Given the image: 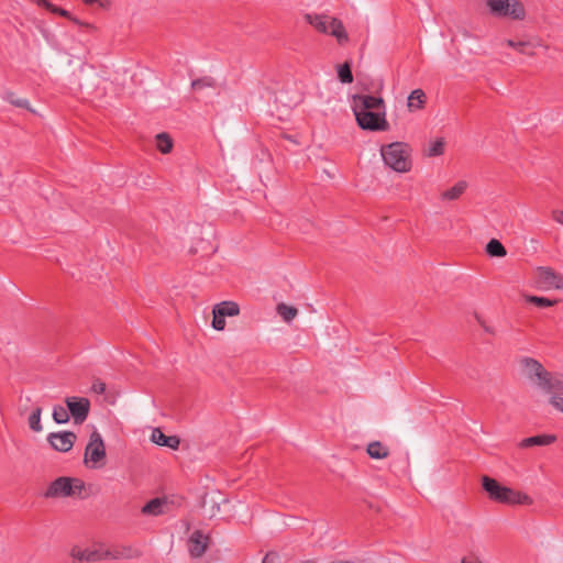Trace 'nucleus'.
Returning <instances> with one entry per match:
<instances>
[{"instance_id":"obj_24","label":"nucleus","mask_w":563,"mask_h":563,"mask_svg":"<svg viewBox=\"0 0 563 563\" xmlns=\"http://www.w3.org/2000/svg\"><path fill=\"white\" fill-rule=\"evenodd\" d=\"M222 317H234L240 313V307L234 301H222L213 307Z\"/></svg>"},{"instance_id":"obj_34","label":"nucleus","mask_w":563,"mask_h":563,"mask_svg":"<svg viewBox=\"0 0 563 563\" xmlns=\"http://www.w3.org/2000/svg\"><path fill=\"white\" fill-rule=\"evenodd\" d=\"M4 99L16 108L26 109L31 112H34V110L30 108V103L26 99L16 97V95L12 91H8L4 96Z\"/></svg>"},{"instance_id":"obj_37","label":"nucleus","mask_w":563,"mask_h":563,"mask_svg":"<svg viewBox=\"0 0 563 563\" xmlns=\"http://www.w3.org/2000/svg\"><path fill=\"white\" fill-rule=\"evenodd\" d=\"M213 319H212V327L213 329L218 331H222L225 328V318L222 317L219 312H217L214 309L212 310Z\"/></svg>"},{"instance_id":"obj_44","label":"nucleus","mask_w":563,"mask_h":563,"mask_svg":"<svg viewBox=\"0 0 563 563\" xmlns=\"http://www.w3.org/2000/svg\"><path fill=\"white\" fill-rule=\"evenodd\" d=\"M36 3L38 7H42V8L46 9L47 11H49L53 5V3L49 2L48 0H36Z\"/></svg>"},{"instance_id":"obj_6","label":"nucleus","mask_w":563,"mask_h":563,"mask_svg":"<svg viewBox=\"0 0 563 563\" xmlns=\"http://www.w3.org/2000/svg\"><path fill=\"white\" fill-rule=\"evenodd\" d=\"M106 460V445L101 434L93 430L85 449V464L92 463V467L103 466Z\"/></svg>"},{"instance_id":"obj_45","label":"nucleus","mask_w":563,"mask_h":563,"mask_svg":"<svg viewBox=\"0 0 563 563\" xmlns=\"http://www.w3.org/2000/svg\"><path fill=\"white\" fill-rule=\"evenodd\" d=\"M285 139H287L288 141L295 142V140H292V137L290 135H285Z\"/></svg>"},{"instance_id":"obj_25","label":"nucleus","mask_w":563,"mask_h":563,"mask_svg":"<svg viewBox=\"0 0 563 563\" xmlns=\"http://www.w3.org/2000/svg\"><path fill=\"white\" fill-rule=\"evenodd\" d=\"M466 187H467L466 181L460 180L452 188L444 190L441 194V198L443 200H456L464 194V191L466 190Z\"/></svg>"},{"instance_id":"obj_35","label":"nucleus","mask_w":563,"mask_h":563,"mask_svg":"<svg viewBox=\"0 0 563 563\" xmlns=\"http://www.w3.org/2000/svg\"><path fill=\"white\" fill-rule=\"evenodd\" d=\"M216 80L210 76H205L201 78L194 79L191 81V88L194 90H201L203 88H214L216 87Z\"/></svg>"},{"instance_id":"obj_40","label":"nucleus","mask_w":563,"mask_h":563,"mask_svg":"<svg viewBox=\"0 0 563 563\" xmlns=\"http://www.w3.org/2000/svg\"><path fill=\"white\" fill-rule=\"evenodd\" d=\"M550 404L558 410L563 412V398L558 396H552L550 398Z\"/></svg>"},{"instance_id":"obj_36","label":"nucleus","mask_w":563,"mask_h":563,"mask_svg":"<svg viewBox=\"0 0 563 563\" xmlns=\"http://www.w3.org/2000/svg\"><path fill=\"white\" fill-rule=\"evenodd\" d=\"M131 551L132 549L131 548H121V549H115V550H103L102 549V552L103 553H109L108 555V559H121V558H131Z\"/></svg>"},{"instance_id":"obj_23","label":"nucleus","mask_w":563,"mask_h":563,"mask_svg":"<svg viewBox=\"0 0 563 563\" xmlns=\"http://www.w3.org/2000/svg\"><path fill=\"white\" fill-rule=\"evenodd\" d=\"M366 452L369 457L375 460L386 459L389 455V450L380 441H373L368 443Z\"/></svg>"},{"instance_id":"obj_15","label":"nucleus","mask_w":563,"mask_h":563,"mask_svg":"<svg viewBox=\"0 0 563 563\" xmlns=\"http://www.w3.org/2000/svg\"><path fill=\"white\" fill-rule=\"evenodd\" d=\"M498 503L505 505H532L533 500L529 495L507 487V492L501 495Z\"/></svg>"},{"instance_id":"obj_32","label":"nucleus","mask_w":563,"mask_h":563,"mask_svg":"<svg viewBox=\"0 0 563 563\" xmlns=\"http://www.w3.org/2000/svg\"><path fill=\"white\" fill-rule=\"evenodd\" d=\"M444 148H445V141L443 137H440L430 144L428 150L424 151V155L428 157L440 156L444 153Z\"/></svg>"},{"instance_id":"obj_38","label":"nucleus","mask_w":563,"mask_h":563,"mask_svg":"<svg viewBox=\"0 0 563 563\" xmlns=\"http://www.w3.org/2000/svg\"><path fill=\"white\" fill-rule=\"evenodd\" d=\"M91 389L93 393L101 395L106 391V384L100 379H96L92 383Z\"/></svg>"},{"instance_id":"obj_14","label":"nucleus","mask_w":563,"mask_h":563,"mask_svg":"<svg viewBox=\"0 0 563 563\" xmlns=\"http://www.w3.org/2000/svg\"><path fill=\"white\" fill-rule=\"evenodd\" d=\"M70 555L78 561L98 562L108 559L109 553H103L102 548L80 550L75 547L71 549Z\"/></svg>"},{"instance_id":"obj_10","label":"nucleus","mask_w":563,"mask_h":563,"mask_svg":"<svg viewBox=\"0 0 563 563\" xmlns=\"http://www.w3.org/2000/svg\"><path fill=\"white\" fill-rule=\"evenodd\" d=\"M77 435L73 431L52 432L47 437L49 445L58 452H68L73 449Z\"/></svg>"},{"instance_id":"obj_20","label":"nucleus","mask_w":563,"mask_h":563,"mask_svg":"<svg viewBox=\"0 0 563 563\" xmlns=\"http://www.w3.org/2000/svg\"><path fill=\"white\" fill-rule=\"evenodd\" d=\"M556 441V437L552 434H538L533 437H529L523 439L520 442L521 448H532V446H544L552 444Z\"/></svg>"},{"instance_id":"obj_19","label":"nucleus","mask_w":563,"mask_h":563,"mask_svg":"<svg viewBox=\"0 0 563 563\" xmlns=\"http://www.w3.org/2000/svg\"><path fill=\"white\" fill-rule=\"evenodd\" d=\"M152 441L161 446H167L173 450H177L180 444V440L178 437L166 435L158 428L153 430Z\"/></svg>"},{"instance_id":"obj_16","label":"nucleus","mask_w":563,"mask_h":563,"mask_svg":"<svg viewBox=\"0 0 563 563\" xmlns=\"http://www.w3.org/2000/svg\"><path fill=\"white\" fill-rule=\"evenodd\" d=\"M539 387L549 394H563V374L549 372V376L542 383H539Z\"/></svg>"},{"instance_id":"obj_28","label":"nucleus","mask_w":563,"mask_h":563,"mask_svg":"<svg viewBox=\"0 0 563 563\" xmlns=\"http://www.w3.org/2000/svg\"><path fill=\"white\" fill-rule=\"evenodd\" d=\"M485 251L490 257H504L507 254L506 247L497 239H492L486 244Z\"/></svg>"},{"instance_id":"obj_11","label":"nucleus","mask_w":563,"mask_h":563,"mask_svg":"<svg viewBox=\"0 0 563 563\" xmlns=\"http://www.w3.org/2000/svg\"><path fill=\"white\" fill-rule=\"evenodd\" d=\"M521 364L528 377L531 380H533L538 386L539 383H542V380H544V378L549 376V372L543 367V365L532 357L522 358Z\"/></svg>"},{"instance_id":"obj_5","label":"nucleus","mask_w":563,"mask_h":563,"mask_svg":"<svg viewBox=\"0 0 563 563\" xmlns=\"http://www.w3.org/2000/svg\"><path fill=\"white\" fill-rule=\"evenodd\" d=\"M357 125L364 131H387L389 123L386 120V110H376L371 112H360L354 114Z\"/></svg>"},{"instance_id":"obj_3","label":"nucleus","mask_w":563,"mask_h":563,"mask_svg":"<svg viewBox=\"0 0 563 563\" xmlns=\"http://www.w3.org/2000/svg\"><path fill=\"white\" fill-rule=\"evenodd\" d=\"M85 483L77 477L60 476L54 479L44 493L45 498L80 496Z\"/></svg>"},{"instance_id":"obj_21","label":"nucleus","mask_w":563,"mask_h":563,"mask_svg":"<svg viewBox=\"0 0 563 563\" xmlns=\"http://www.w3.org/2000/svg\"><path fill=\"white\" fill-rule=\"evenodd\" d=\"M51 13H54V14H58L63 18H66L68 19L69 21H71L73 23L77 24L78 26L87 30V31H95L96 30V26L91 23H88V22H84L79 19H77L76 16H74L69 11L60 8V7H57L55 4L52 5L51 10H49Z\"/></svg>"},{"instance_id":"obj_27","label":"nucleus","mask_w":563,"mask_h":563,"mask_svg":"<svg viewBox=\"0 0 563 563\" xmlns=\"http://www.w3.org/2000/svg\"><path fill=\"white\" fill-rule=\"evenodd\" d=\"M156 147L163 154H168L172 152L174 142L170 135L166 132L158 133L156 135Z\"/></svg>"},{"instance_id":"obj_2","label":"nucleus","mask_w":563,"mask_h":563,"mask_svg":"<svg viewBox=\"0 0 563 563\" xmlns=\"http://www.w3.org/2000/svg\"><path fill=\"white\" fill-rule=\"evenodd\" d=\"M305 20L318 32L335 37L338 44L341 46L350 41L342 21L338 18L328 16L325 14H306Z\"/></svg>"},{"instance_id":"obj_30","label":"nucleus","mask_w":563,"mask_h":563,"mask_svg":"<svg viewBox=\"0 0 563 563\" xmlns=\"http://www.w3.org/2000/svg\"><path fill=\"white\" fill-rule=\"evenodd\" d=\"M53 420L58 424L67 423L70 420V415L67 406L55 405L52 413Z\"/></svg>"},{"instance_id":"obj_46","label":"nucleus","mask_w":563,"mask_h":563,"mask_svg":"<svg viewBox=\"0 0 563 563\" xmlns=\"http://www.w3.org/2000/svg\"><path fill=\"white\" fill-rule=\"evenodd\" d=\"M301 563H316L313 560H306V561H302Z\"/></svg>"},{"instance_id":"obj_7","label":"nucleus","mask_w":563,"mask_h":563,"mask_svg":"<svg viewBox=\"0 0 563 563\" xmlns=\"http://www.w3.org/2000/svg\"><path fill=\"white\" fill-rule=\"evenodd\" d=\"M65 404L75 424H82L90 412V400L86 397H66Z\"/></svg>"},{"instance_id":"obj_9","label":"nucleus","mask_w":563,"mask_h":563,"mask_svg":"<svg viewBox=\"0 0 563 563\" xmlns=\"http://www.w3.org/2000/svg\"><path fill=\"white\" fill-rule=\"evenodd\" d=\"M352 109L354 114L385 109V101L382 97L372 95H354L352 97Z\"/></svg>"},{"instance_id":"obj_43","label":"nucleus","mask_w":563,"mask_h":563,"mask_svg":"<svg viewBox=\"0 0 563 563\" xmlns=\"http://www.w3.org/2000/svg\"><path fill=\"white\" fill-rule=\"evenodd\" d=\"M85 4L91 5L93 3H98L100 7H106L108 4V0H82Z\"/></svg>"},{"instance_id":"obj_29","label":"nucleus","mask_w":563,"mask_h":563,"mask_svg":"<svg viewBox=\"0 0 563 563\" xmlns=\"http://www.w3.org/2000/svg\"><path fill=\"white\" fill-rule=\"evenodd\" d=\"M277 313L283 318L285 322H290L298 314V309L280 302L276 307Z\"/></svg>"},{"instance_id":"obj_12","label":"nucleus","mask_w":563,"mask_h":563,"mask_svg":"<svg viewBox=\"0 0 563 563\" xmlns=\"http://www.w3.org/2000/svg\"><path fill=\"white\" fill-rule=\"evenodd\" d=\"M210 538L205 536L200 530H196L189 538V552L192 558H200L208 549Z\"/></svg>"},{"instance_id":"obj_13","label":"nucleus","mask_w":563,"mask_h":563,"mask_svg":"<svg viewBox=\"0 0 563 563\" xmlns=\"http://www.w3.org/2000/svg\"><path fill=\"white\" fill-rule=\"evenodd\" d=\"M482 487L489 499L496 503H498L501 495L507 492V486L501 485L497 479L487 475L482 476Z\"/></svg>"},{"instance_id":"obj_31","label":"nucleus","mask_w":563,"mask_h":563,"mask_svg":"<svg viewBox=\"0 0 563 563\" xmlns=\"http://www.w3.org/2000/svg\"><path fill=\"white\" fill-rule=\"evenodd\" d=\"M525 300L529 303L537 306L538 308H549L558 303V300H552L547 297H539L533 295H526Z\"/></svg>"},{"instance_id":"obj_42","label":"nucleus","mask_w":563,"mask_h":563,"mask_svg":"<svg viewBox=\"0 0 563 563\" xmlns=\"http://www.w3.org/2000/svg\"><path fill=\"white\" fill-rule=\"evenodd\" d=\"M552 218L554 221H556L563 225V210H553Z\"/></svg>"},{"instance_id":"obj_4","label":"nucleus","mask_w":563,"mask_h":563,"mask_svg":"<svg viewBox=\"0 0 563 563\" xmlns=\"http://www.w3.org/2000/svg\"><path fill=\"white\" fill-rule=\"evenodd\" d=\"M490 13L496 16H511L522 20L526 15L525 7L519 0H487Z\"/></svg>"},{"instance_id":"obj_41","label":"nucleus","mask_w":563,"mask_h":563,"mask_svg":"<svg viewBox=\"0 0 563 563\" xmlns=\"http://www.w3.org/2000/svg\"><path fill=\"white\" fill-rule=\"evenodd\" d=\"M475 317H476V319H477L478 323L481 324V327L484 329V331H485V332H487V333H489V334H494V333H495V332H494V329H493V328H490V327H488V325L486 324V322H485V321H484L479 316H477V314H476Z\"/></svg>"},{"instance_id":"obj_8","label":"nucleus","mask_w":563,"mask_h":563,"mask_svg":"<svg viewBox=\"0 0 563 563\" xmlns=\"http://www.w3.org/2000/svg\"><path fill=\"white\" fill-rule=\"evenodd\" d=\"M536 283L543 289H563V275L552 267L539 266L536 269Z\"/></svg>"},{"instance_id":"obj_26","label":"nucleus","mask_w":563,"mask_h":563,"mask_svg":"<svg viewBox=\"0 0 563 563\" xmlns=\"http://www.w3.org/2000/svg\"><path fill=\"white\" fill-rule=\"evenodd\" d=\"M338 78L342 84H352L354 80L352 73V62L345 60L336 67Z\"/></svg>"},{"instance_id":"obj_1","label":"nucleus","mask_w":563,"mask_h":563,"mask_svg":"<svg viewBox=\"0 0 563 563\" xmlns=\"http://www.w3.org/2000/svg\"><path fill=\"white\" fill-rule=\"evenodd\" d=\"M380 154L384 163L397 173H407L411 169V147L405 142H394L383 145Z\"/></svg>"},{"instance_id":"obj_33","label":"nucleus","mask_w":563,"mask_h":563,"mask_svg":"<svg viewBox=\"0 0 563 563\" xmlns=\"http://www.w3.org/2000/svg\"><path fill=\"white\" fill-rule=\"evenodd\" d=\"M41 415H42V408L40 406L35 407L31 415L29 416V427L34 432H41L42 431V424H41Z\"/></svg>"},{"instance_id":"obj_39","label":"nucleus","mask_w":563,"mask_h":563,"mask_svg":"<svg viewBox=\"0 0 563 563\" xmlns=\"http://www.w3.org/2000/svg\"><path fill=\"white\" fill-rule=\"evenodd\" d=\"M278 559L277 552L269 551L265 554L262 563H277Z\"/></svg>"},{"instance_id":"obj_17","label":"nucleus","mask_w":563,"mask_h":563,"mask_svg":"<svg viewBox=\"0 0 563 563\" xmlns=\"http://www.w3.org/2000/svg\"><path fill=\"white\" fill-rule=\"evenodd\" d=\"M168 500L167 498H153L142 507L143 515L158 516L167 512Z\"/></svg>"},{"instance_id":"obj_18","label":"nucleus","mask_w":563,"mask_h":563,"mask_svg":"<svg viewBox=\"0 0 563 563\" xmlns=\"http://www.w3.org/2000/svg\"><path fill=\"white\" fill-rule=\"evenodd\" d=\"M506 44L509 47L515 48L520 54L527 55V56H534L536 55V48L538 46H542L540 42L538 41H514V40H506Z\"/></svg>"},{"instance_id":"obj_22","label":"nucleus","mask_w":563,"mask_h":563,"mask_svg":"<svg viewBox=\"0 0 563 563\" xmlns=\"http://www.w3.org/2000/svg\"><path fill=\"white\" fill-rule=\"evenodd\" d=\"M426 93L422 89H415L408 97L407 107L409 111L420 110L426 104Z\"/></svg>"}]
</instances>
